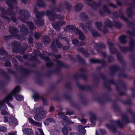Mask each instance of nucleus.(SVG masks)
I'll return each mask as SVG.
<instances>
[{
	"instance_id": "48",
	"label": "nucleus",
	"mask_w": 135,
	"mask_h": 135,
	"mask_svg": "<svg viewBox=\"0 0 135 135\" xmlns=\"http://www.w3.org/2000/svg\"><path fill=\"white\" fill-rule=\"evenodd\" d=\"M70 135H74V134L73 133H70Z\"/></svg>"
},
{
	"instance_id": "39",
	"label": "nucleus",
	"mask_w": 135,
	"mask_h": 135,
	"mask_svg": "<svg viewBox=\"0 0 135 135\" xmlns=\"http://www.w3.org/2000/svg\"><path fill=\"white\" fill-rule=\"evenodd\" d=\"M51 46H52V47H55V44L54 43H52L51 45Z\"/></svg>"
},
{
	"instance_id": "2",
	"label": "nucleus",
	"mask_w": 135,
	"mask_h": 135,
	"mask_svg": "<svg viewBox=\"0 0 135 135\" xmlns=\"http://www.w3.org/2000/svg\"><path fill=\"white\" fill-rule=\"evenodd\" d=\"M43 109V107L34 109L33 113H36V115L34 117L35 120L40 121L45 117L46 114V112L45 111H42Z\"/></svg>"
},
{
	"instance_id": "50",
	"label": "nucleus",
	"mask_w": 135,
	"mask_h": 135,
	"mask_svg": "<svg viewBox=\"0 0 135 135\" xmlns=\"http://www.w3.org/2000/svg\"><path fill=\"white\" fill-rule=\"evenodd\" d=\"M97 134H98L97 132V131H96V135H97Z\"/></svg>"
},
{
	"instance_id": "28",
	"label": "nucleus",
	"mask_w": 135,
	"mask_h": 135,
	"mask_svg": "<svg viewBox=\"0 0 135 135\" xmlns=\"http://www.w3.org/2000/svg\"><path fill=\"white\" fill-rule=\"evenodd\" d=\"M9 118H8L6 117H5L4 118V122H8V121L9 120Z\"/></svg>"
},
{
	"instance_id": "53",
	"label": "nucleus",
	"mask_w": 135,
	"mask_h": 135,
	"mask_svg": "<svg viewBox=\"0 0 135 135\" xmlns=\"http://www.w3.org/2000/svg\"><path fill=\"white\" fill-rule=\"evenodd\" d=\"M108 22H109V23H110V22L109 21H108Z\"/></svg>"
},
{
	"instance_id": "51",
	"label": "nucleus",
	"mask_w": 135,
	"mask_h": 135,
	"mask_svg": "<svg viewBox=\"0 0 135 135\" xmlns=\"http://www.w3.org/2000/svg\"><path fill=\"white\" fill-rule=\"evenodd\" d=\"M106 26H107V27H109V26L108 25H106Z\"/></svg>"
},
{
	"instance_id": "23",
	"label": "nucleus",
	"mask_w": 135,
	"mask_h": 135,
	"mask_svg": "<svg viewBox=\"0 0 135 135\" xmlns=\"http://www.w3.org/2000/svg\"><path fill=\"white\" fill-rule=\"evenodd\" d=\"M56 43L57 46L59 48H60L61 46L62 45L59 42L57 41H56Z\"/></svg>"
},
{
	"instance_id": "14",
	"label": "nucleus",
	"mask_w": 135,
	"mask_h": 135,
	"mask_svg": "<svg viewBox=\"0 0 135 135\" xmlns=\"http://www.w3.org/2000/svg\"><path fill=\"white\" fill-rule=\"evenodd\" d=\"M96 25L97 28L99 30L100 29V27L102 26V24L100 22H97L95 23Z\"/></svg>"
},
{
	"instance_id": "47",
	"label": "nucleus",
	"mask_w": 135,
	"mask_h": 135,
	"mask_svg": "<svg viewBox=\"0 0 135 135\" xmlns=\"http://www.w3.org/2000/svg\"><path fill=\"white\" fill-rule=\"evenodd\" d=\"M88 25H89V24H86V26L88 28V29H89V27Z\"/></svg>"
},
{
	"instance_id": "49",
	"label": "nucleus",
	"mask_w": 135,
	"mask_h": 135,
	"mask_svg": "<svg viewBox=\"0 0 135 135\" xmlns=\"http://www.w3.org/2000/svg\"><path fill=\"white\" fill-rule=\"evenodd\" d=\"M59 25H63V23H62V22H61V23H59Z\"/></svg>"
},
{
	"instance_id": "58",
	"label": "nucleus",
	"mask_w": 135,
	"mask_h": 135,
	"mask_svg": "<svg viewBox=\"0 0 135 135\" xmlns=\"http://www.w3.org/2000/svg\"><path fill=\"white\" fill-rule=\"evenodd\" d=\"M11 18L12 19H13L12 18V17Z\"/></svg>"
},
{
	"instance_id": "46",
	"label": "nucleus",
	"mask_w": 135,
	"mask_h": 135,
	"mask_svg": "<svg viewBox=\"0 0 135 135\" xmlns=\"http://www.w3.org/2000/svg\"><path fill=\"white\" fill-rule=\"evenodd\" d=\"M19 19H20V20H21V21H24V20L23 19H22V18H19Z\"/></svg>"
},
{
	"instance_id": "52",
	"label": "nucleus",
	"mask_w": 135,
	"mask_h": 135,
	"mask_svg": "<svg viewBox=\"0 0 135 135\" xmlns=\"http://www.w3.org/2000/svg\"><path fill=\"white\" fill-rule=\"evenodd\" d=\"M10 12H11V13H12L13 12V11H10Z\"/></svg>"
},
{
	"instance_id": "54",
	"label": "nucleus",
	"mask_w": 135,
	"mask_h": 135,
	"mask_svg": "<svg viewBox=\"0 0 135 135\" xmlns=\"http://www.w3.org/2000/svg\"><path fill=\"white\" fill-rule=\"evenodd\" d=\"M53 133H51V134H52V135H53Z\"/></svg>"
},
{
	"instance_id": "27",
	"label": "nucleus",
	"mask_w": 135,
	"mask_h": 135,
	"mask_svg": "<svg viewBox=\"0 0 135 135\" xmlns=\"http://www.w3.org/2000/svg\"><path fill=\"white\" fill-rule=\"evenodd\" d=\"M43 38L45 39L44 40L46 41L49 39V38L47 36H44L43 37Z\"/></svg>"
},
{
	"instance_id": "18",
	"label": "nucleus",
	"mask_w": 135,
	"mask_h": 135,
	"mask_svg": "<svg viewBox=\"0 0 135 135\" xmlns=\"http://www.w3.org/2000/svg\"><path fill=\"white\" fill-rule=\"evenodd\" d=\"M47 120H48V122H53L54 123L55 122V121L52 118H49L47 119Z\"/></svg>"
},
{
	"instance_id": "13",
	"label": "nucleus",
	"mask_w": 135,
	"mask_h": 135,
	"mask_svg": "<svg viewBox=\"0 0 135 135\" xmlns=\"http://www.w3.org/2000/svg\"><path fill=\"white\" fill-rule=\"evenodd\" d=\"M28 122L31 124H34L35 123V122L30 118L28 117Z\"/></svg>"
},
{
	"instance_id": "56",
	"label": "nucleus",
	"mask_w": 135,
	"mask_h": 135,
	"mask_svg": "<svg viewBox=\"0 0 135 135\" xmlns=\"http://www.w3.org/2000/svg\"><path fill=\"white\" fill-rule=\"evenodd\" d=\"M36 12H37V11H36Z\"/></svg>"
},
{
	"instance_id": "15",
	"label": "nucleus",
	"mask_w": 135,
	"mask_h": 135,
	"mask_svg": "<svg viewBox=\"0 0 135 135\" xmlns=\"http://www.w3.org/2000/svg\"><path fill=\"white\" fill-rule=\"evenodd\" d=\"M82 7L81 4H79L76 7V10L77 11H80Z\"/></svg>"
},
{
	"instance_id": "16",
	"label": "nucleus",
	"mask_w": 135,
	"mask_h": 135,
	"mask_svg": "<svg viewBox=\"0 0 135 135\" xmlns=\"http://www.w3.org/2000/svg\"><path fill=\"white\" fill-rule=\"evenodd\" d=\"M28 29L27 27L25 26L22 29V31H24V33L25 35H27L28 33Z\"/></svg>"
},
{
	"instance_id": "7",
	"label": "nucleus",
	"mask_w": 135,
	"mask_h": 135,
	"mask_svg": "<svg viewBox=\"0 0 135 135\" xmlns=\"http://www.w3.org/2000/svg\"><path fill=\"white\" fill-rule=\"evenodd\" d=\"M71 130V129L68 127H64L62 129V132L64 135H67L69 131Z\"/></svg>"
},
{
	"instance_id": "19",
	"label": "nucleus",
	"mask_w": 135,
	"mask_h": 135,
	"mask_svg": "<svg viewBox=\"0 0 135 135\" xmlns=\"http://www.w3.org/2000/svg\"><path fill=\"white\" fill-rule=\"evenodd\" d=\"M6 131V129H4V127L0 126V132H5Z\"/></svg>"
},
{
	"instance_id": "29",
	"label": "nucleus",
	"mask_w": 135,
	"mask_h": 135,
	"mask_svg": "<svg viewBox=\"0 0 135 135\" xmlns=\"http://www.w3.org/2000/svg\"><path fill=\"white\" fill-rule=\"evenodd\" d=\"M34 124L38 126H41V124L38 122H35Z\"/></svg>"
},
{
	"instance_id": "32",
	"label": "nucleus",
	"mask_w": 135,
	"mask_h": 135,
	"mask_svg": "<svg viewBox=\"0 0 135 135\" xmlns=\"http://www.w3.org/2000/svg\"><path fill=\"white\" fill-rule=\"evenodd\" d=\"M80 26L81 27V28H82L83 30L85 32V28H84V25H83V24H80Z\"/></svg>"
},
{
	"instance_id": "34",
	"label": "nucleus",
	"mask_w": 135,
	"mask_h": 135,
	"mask_svg": "<svg viewBox=\"0 0 135 135\" xmlns=\"http://www.w3.org/2000/svg\"><path fill=\"white\" fill-rule=\"evenodd\" d=\"M54 109V108L53 107H50V109H49V110L50 112H52L53 111Z\"/></svg>"
},
{
	"instance_id": "11",
	"label": "nucleus",
	"mask_w": 135,
	"mask_h": 135,
	"mask_svg": "<svg viewBox=\"0 0 135 135\" xmlns=\"http://www.w3.org/2000/svg\"><path fill=\"white\" fill-rule=\"evenodd\" d=\"M28 25L30 29L32 30L34 29L35 27L32 22H28Z\"/></svg>"
},
{
	"instance_id": "44",
	"label": "nucleus",
	"mask_w": 135,
	"mask_h": 135,
	"mask_svg": "<svg viewBox=\"0 0 135 135\" xmlns=\"http://www.w3.org/2000/svg\"><path fill=\"white\" fill-rule=\"evenodd\" d=\"M29 42H30V43H32V42H33V41H32V40H29Z\"/></svg>"
},
{
	"instance_id": "24",
	"label": "nucleus",
	"mask_w": 135,
	"mask_h": 135,
	"mask_svg": "<svg viewBox=\"0 0 135 135\" xmlns=\"http://www.w3.org/2000/svg\"><path fill=\"white\" fill-rule=\"evenodd\" d=\"M5 66H10L11 65V63L9 61H7L6 63L4 64Z\"/></svg>"
},
{
	"instance_id": "1",
	"label": "nucleus",
	"mask_w": 135,
	"mask_h": 135,
	"mask_svg": "<svg viewBox=\"0 0 135 135\" xmlns=\"http://www.w3.org/2000/svg\"><path fill=\"white\" fill-rule=\"evenodd\" d=\"M20 90L19 87L17 86L12 91L11 94H10L6 97L4 99V102L8 104L9 106L13 108V106L11 104L9 103L8 102L12 99L13 97L12 95H13L18 100L21 101L23 99V97L22 96L18 94H16Z\"/></svg>"
},
{
	"instance_id": "25",
	"label": "nucleus",
	"mask_w": 135,
	"mask_h": 135,
	"mask_svg": "<svg viewBox=\"0 0 135 135\" xmlns=\"http://www.w3.org/2000/svg\"><path fill=\"white\" fill-rule=\"evenodd\" d=\"M81 122L82 123L85 124L86 122V120L84 118H82L81 119Z\"/></svg>"
},
{
	"instance_id": "31",
	"label": "nucleus",
	"mask_w": 135,
	"mask_h": 135,
	"mask_svg": "<svg viewBox=\"0 0 135 135\" xmlns=\"http://www.w3.org/2000/svg\"><path fill=\"white\" fill-rule=\"evenodd\" d=\"M35 37L36 39H38V38L40 37V36L38 34L36 33L35 34Z\"/></svg>"
},
{
	"instance_id": "30",
	"label": "nucleus",
	"mask_w": 135,
	"mask_h": 135,
	"mask_svg": "<svg viewBox=\"0 0 135 135\" xmlns=\"http://www.w3.org/2000/svg\"><path fill=\"white\" fill-rule=\"evenodd\" d=\"M67 28L70 29H73L74 28L73 26V25H70L67 26Z\"/></svg>"
},
{
	"instance_id": "9",
	"label": "nucleus",
	"mask_w": 135,
	"mask_h": 135,
	"mask_svg": "<svg viewBox=\"0 0 135 135\" xmlns=\"http://www.w3.org/2000/svg\"><path fill=\"white\" fill-rule=\"evenodd\" d=\"M126 37L124 36H122L119 38V41L122 43H124L126 41Z\"/></svg>"
},
{
	"instance_id": "20",
	"label": "nucleus",
	"mask_w": 135,
	"mask_h": 135,
	"mask_svg": "<svg viewBox=\"0 0 135 135\" xmlns=\"http://www.w3.org/2000/svg\"><path fill=\"white\" fill-rule=\"evenodd\" d=\"M33 98L35 99V100L36 99H38L39 98V95L37 94H35L33 96Z\"/></svg>"
},
{
	"instance_id": "33",
	"label": "nucleus",
	"mask_w": 135,
	"mask_h": 135,
	"mask_svg": "<svg viewBox=\"0 0 135 135\" xmlns=\"http://www.w3.org/2000/svg\"><path fill=\"white\" fill-rule=\"evenodd\" d=\"M44 124L46 125H48L49 124V122L48 120H47V119L44 122Z\"/></svg>"
},
{
	"instance_id": "36",
	"label": "nucleus",
	"mask_w": 135,
	"mask_h": 135,
	"mask_svg": "<svg viewBox=\"0 0 135 135\" xmlns=\"http://www.w3.org/2000/svg\"><path fill=\"white\" fill-rule=\"evenodd\" d=\"M59 134V132L56 131H55L54 133V134L55 135H57Z\"/></svg>"
},
{
	"instance_id": "17",
	"label": "nucleus",
	"mask_w": 135,
	"mask_h": 135,
	"mask_svg": "<svg viewBox=\"0 0 135 135\" xmlns=\"http://www.w3.org/2000/svg\"><path fill=\"white\" fill-rule=\"evenodd\" d=\"M59 117L61 119H64L65 118V116L64 114L62 113L60 114H59Z\"/></svg>"
},
{
	"instance_id": "40",
	"label": "nucleus",
	"mask_w": 135,
	"mask_h": 135,
	"mask_svg": "<svg viewBox=\"0 0 135 135\" xmlns=\"http://www.w3.org/2000/svg\"><path fill=\"white\" fill-rule=\"evenodd\" d=\"M72 114V113H69L68 112H67L66 113V114L68 115H71Z\"/></svg>"
},
{
	"instance_id": "21",
	"label": "nucleus",
	"mask_w": 135,
	"mask_h": 135,
	"mask_svg": "<svg viewBox=\"0 0 135 135\" xmlns=\"http://www.w3.org/2000/svg\"><path fill=\"white\" fill-rule=\"evenodd\" d=\"M37 129L40 132V135H44V134L43 131L40 128H37Z\"/></svg>"
},
{
	"instance_id": "35",
	"label": "nucleus",
	"mask_w": 135,
	"mask_h": 135,
	"mask_svg": "<svg viewBox=\"0 0 135 135\" xmlns=\"http://www.w3.org/2000/svg\"><path fill=\"white\" fill-rule=\"evenodd\" d=\"M35 53L36 54L38 55H40L41 54L38 51H36Z\"/></svg>"
},
{
	"instance_id": "37",
	"label": "nucleus",
	"mask_w": 135,
	"mask_h": 135,
	"mask_svg": "<svg viewBox=\"0 0 135 135\" xmlns=\"http://www.w3.org/2000/svg\"><path fill=\"white\" fill-rule=\"evenodd\" d=\"M9 36H6L4 37V38L5 40L6 41L8 40L7 39L9 38Z\"/></svg>"
},
{
	"instance_id": "10",
	"label": "nucleus",
	"mask_w": 135,
	"mask_h": 135,
	"mask_svg": "<svg viewBox=\"0 0 135 135\" xmlns=\"http://www.w3.org/2000/svg\"><path fill=\"white\" fill-rule=\"evenodd\" d=\"M65 123H67V124H73V123L70 121L69 119H67L66 120H64L61 121V124L63 125H64Z\"/></svg>"
},
{
	"instance_id": "45",
	"label": "nucleus",
	"mask_w": 135,
	"mask_h": 135,
	"mask_svg": "<svg viewBox=\"0 0 135 135\" xmlns=\"http://www.w3.org/2000/svg\"><path fill=\"white\" fill-rule=\"evenodd\" d=\"M83 16H85V17H87V15H86V14H85L84 13V14H83Z\"/></svg>"
},
{
	"instance_id": "8",
	"label": "nucleus",
	"mask_w": 135,
	"mask_h": 135,
	"mask_svg": "<svg viewBox=\"0 0 135 135\" xmlns=\"http://www.w3.org/2000/svg\"><path fill=\"white\" fill-rule=\"evenodd\" d=\"M77 34L78 33L79 35V38L81 40H84L85 37L83 33L81 32L79 30L77 29Z\"/></svg>"
},
{
	"instance_id": "12",
	"label": "nucleus",
	"mask_w": 135,
	"mask_h": 135,
	"mask_svg": "<svg viewBox=\"0 0 135 135\" xmlns=\"http://www.w3.org/2000/svg\"><path fill=\"white\" fill-rule=\"evenodd\" d=\"M0 53L1 54L5 55L6 54L7 52L3 48H2L0 50Z\"/></svg>"
},
{
	"instance_id": "5",
	"label": "nucleus",
	"mask_w": 135,
	"mask_h": 135,
	"mask_svg": "<svg viewBox=\"0 0 135 135\" xmlns=\"http://www.w3.org/2000/svg\"><path fill=\"white\" fill-rule=\"evenodd\" d=\"M78 128L79 132L81 135L84 134L86 132L84 129V127L81 125L79 126Z\"/></svg>"
},
{
	"instance_id": "41",
	"label": "nucleus",
	"mask_w": 135,
	"mask_h": 135,
	"mask_svg": "<svg viewBox=\"0 0 135 135\" xmlns=\"http://www.w3.org/2000/svg\"><path fill=\"white\" fill-rule=\"evenodd\" d=\"M17 37L18 39H20L21 40H22L21 38L20 37L18 36H17Z\"/></svg>"
},
{
	"instance_id": "42",
	"label": "nucleus",
	"mask_w": 135,
	"mask_h": 135,
	"mask_svg": "<svg viewBox=\"0 0 135 135\" xmlns=\"http://www.w3.org/2000/svg\"><path fill=\"white\" fill-rule=\"evenodd\" d=\"M14 31L15 32H18V30L17 29H15Z\"/></svg>"
},
{
	"instance_id": "38",
	"label": "nucleus",
	"mask_w": 135,
	"mask_h": 135,
	"mask_svg": "<svg viewBox=\"0 0 135 135\" xmlns=\"http://www.w3.org/2000/svg\"><path fill=\"white\" fill-rule=\"evenodd\" d=\"M92 34L94 36H97V32H96L95 33L94 32H92Z\"/></svg>"
},
{
	"instance_id": "57",
	"label": "nucleus",
	"mask_w": 135,
	"mask_h": 135,
	"mask_svg": "<svg viewBox=\"0 0 135 135\" xmlns=\"http://www.w3.org/2000/svg\"><path fill=\"white\" fill-rule=\"evenodd\" d=\"M110 51H111V50L110 49Z\"/></svg>"
},
{
	"instance_id": "55",
	"label": "nucleus",
	"mask_w": 135,
	"mask_h": 135,
	"mask_svg": "<svg viewBox=\"0 0 135 135\" xmlns=\"http://www.w3.org/2000/svg\"><path fill=\"white\" fill-rule=\"evenodd\" d=\"M13 51H14V52L15 51L13 49Z\"/></svg>"
},
{
	"instance_id": "6",
	"label": "nucleus",
	"mask_w": 135,
	"mask_h": 135,
	"mask_svg": "<svg viewBox=\"0 0 135 135\" xmlns=\"http://www.w3.org/2000/svg\"><path fill=\"white\" fill-rule=\"evenodd\" d=\"M10 118H11V119L10 120V121L9 122V124L11 125V122H12V125L13 124V123L14 124L16 125L18 123V122L17 119H16L15 118L13 117L12 116H10Z\"/></svg>"
},
{
	"instance_id": "43",
	"label": "nucleus",
	"mask_w": 135,
	"mask_h": 135,
	"mask_svg": "<svg viewBox=\"0 0 135 135\" xmlns=\"http://www.w3.org/2000/svg\"><path fill=\"white\" fill-rule=\"evenodd\" d=\"M50 11H48L47 12V15H49L48 14L49 13H50Z\"/></svg>"
},
{
	"instance_id": "26",
	"label": "nucleus",
	"mask_w": 135,
	"mask_h": 135,
	"mask_svg": "<svg viewBox=\"0 0 135 135\" xmlns=\"http://www.w3.org/2000/svg\"><path fill=\"white\" fill-rule=\"evenodd\" d=\"M36 23V25L38 26H41L42 25L44 24V22L42 21L41 22V23H40V22L39 23Z\"/></svg>"
},
{
	"instance_id": "4",
	"label": "nucleus",
	"mask_w": 135,
	"mask_h": 135,
	"mask_svg": "<svg viewBox=\"0 0 135 135\" xmlns=\"http://www.w3.org/2000/svg\"><path fill=\"white\" fill-rule=\"evenodd\" d=\"M23 133L28 135H33V133L31 129H25L22 130Z\"/></svg>"
},
{
	"instance_id": "3",
	"label": "nucleus",
	"mask_w": 135,
	"mask_h": 135,
	"mask_svg": "<svg viewBox=\"0 0 135 135\" xmlns=\"http://www.w3.org/2000/svg\"><path fill=\"white\" fill-rule=\"evenodd\" d=\"M4 103V100L3 102H0V110H1V114L3 115H8L9 113L7 111V110L6 105Z\"/></svg>"
},
{
	"instance_id": "22",
	"label": "nucleus",
	"mask_w": 135,
	"mask_h": 135,
	"mask_svg": "<svg viewBox=\"0 0 135 135\" xmlns=\"http://www.w3.org/2000/svg\"><path fill=\"white\" fill-rule=\"evenodd\" d=\"M73 44L74 45H76L78 42V41L76 39H75L72 41Z\"/></svg>"
}]
</instances>
